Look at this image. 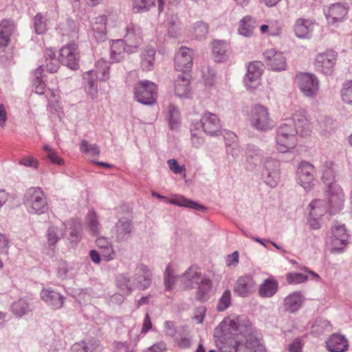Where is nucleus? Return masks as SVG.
Listing matches in <instances>:
<instances>
[{
    "label": "nucleus",
    "instance_id": "1",
    "mask_svg": "<svg viewBox=\"0 0 352 352\" xmlns=\"http://www.w3.org/2000/svg\"><path fill=\"white\" fill-rule=\"evenodd\" d=\"M214 338L221 352H265L251 322L242 316L226 318L214 329Z\"/></svg>",
    "mask_w": 352,
    "mask_h": 352
},
{
    "label": "nucleus",
    "instance_id": "2",
    "mask_svg": "<svg viewBox=\"0 0 352 352\" xmlns=\"http://www.w3.org/2000/svg\"><path fill=\"white\" fill-rule=\"evenodd\" d=\"M44 58L46 70L50 73L58 71L59 63L72 70L79 69L80 53L78 45L74 43H69L60 50L58 59L56 58V52L53 49H46Z\"/></svg>",
    "mask_w": 352,
    "mask_h": 352
},
{
    "label": "nucleus",
    "instance_id": "3",
    "mask_svg": "<svg viewBox=\"0 0 352 352\" xmlns=\"http://www.w3.org/2000/svg\"><path fill=\"white\" fill-rule=\"evenodd\" d=\"M96 70H89L83 74L86 82L85 89L91 98L98 94V80L106 81L109 79V65L104 60H98L96 64Z\"/></svg>",
    "mask_w": 352,
    "mask_h": 352
},
{
    "label": "nucleus",
    "instance_id": "4",
    "mask_svg": "<svg viewBox=\"0 0 352 352\" xmlns=\"http://www.w3.org/2000/svg\"><path fill=\"white\" fill-rule=\"evenodd\" d=\"M296 134L298 133L292 125V121L286 120L276 131L277 149L280 153H287L294 148L297 143Z\"/></svg>",
    "mask_w": 352,
    "mask_h": 352
},
{
    "label": "nucleus",
    "instance_id": "5",
    "mask_svg": "<svg viewBox=\"0 0 352 352\" xmlns=\"http://www.w3.org/2000/svg\"><path fill=\"white\" fill-rule=\"evenodd\" d=\"M23 204L30 214H42L48 210L47 198L40 188H30L27 190Z\"/></svg>",
    "mask_w": 352,
    "mask_h": 352
},
{
    "label": "nucleus",
    "instance_id": "6",
    "mask_svg": "<svg viewBox=\"0 0 352 352\" xmlns=\"http://www.w3.org/2000/svg\"><path fill=\"white\" fill-rule=\"evenodd\" d=\"M249 121L250 126L258 131H267L274 127L268 109L261 104H256L251 109Z\"/></svg>",
    "mask_w": 352,
    "mask_h": 352
},
{
    "label": "nucleus",
    "instance_id": "7",
    "mask_svg": "<svg viewBox=\"0 0 352 352\" xmlns=\"http://www.w3.org/2000/svg\"><path fill=\"white\" fill-rule=\"evenodd\" d=\"M296 82L301 93L307 98H315L319 91V80L313 74L300 73L296 76Z\"/></svg>",
    "mask_w": 352,
    "mask_h": 352
},
{
    "label": "nucleus",
    "instance_id": "8",
    "mask_svg": "<svg viewBox=\"0 0 352 352\" xmlns=\"http://www.w3.org/2000/svg\"><path fill=\"white\" fill-rule=\"evenodd\" d=\"M135 100L145 105H152L157 98L156 85L149 80L140 81L134 87Z\"/></svg>",
    "mask_w": 352,
    "mask_h": 352
},
{
    "label": "nucleus",
    "instance_id": "9",
    "mask_svg": "<svg viewBox=\"0 0 352 352\" xmlns=\"http://www.w3.org/2000/svg\"><path fill=\"white\" fill-rule=\"evenodd\" d=\"M316 170L311 164L307 162H302L298 168L296 175L298 184L307 192L313 189L315 186Z\"/></svg>",
    "mask_w": 352,
    "mask_h": 352
},
{
    "label": "nucleus",
    "instance_id": "10",
    "mask_svg": "<svg viewBox=\"0 0 352 352\" xmlns=\"http://www.w3.org/2000/svg\"><path fill=\"white\" fill-rule=\"evenodd\" d=\"M280 162L273 158H267L264 162L262 177L265 183L274 188L280 180Z\"/></svg>",
    "mask_w": 352,
    "mask_h": 352
},
{
    "label": "nucleus",
    "instance_id": "11",
    "mask_svg": "<svg viewBox=\"0 0 352 352\" xmlns=\"http://www.w3.org/2000/svg\"><path fill=\"white\" fill-rule=\"evenodd\" d=\"M263 56L264 61L269 69L281 72L287 69V60L283 52L271 48L263 52Z\"/></svg>",
    "mask_w": 352,
    "mask_h": 352
},
{
    "label": "nucleus",
    "instance_id": "12",
    "mask_svg": "<svg viewBox=\"0 0 352 352\" xmlns=\"http://www.w3.org/2000/svg\"><path fill=\"white\" fill-rule=\"evenodd\" d=\"M337 59V53L328 50L317 55L314 65L316 69L325 75H331Z\"/></svg>",
    "mask_w": 352,
    "mask_h": 352
},
{
    "label": "nucleus",
    "instance_id": "13",
    "mask_svg": "<svg viewBox=\"0 0 352 352\" xmlns=\"http://www.w3.org/2000/svg\"><path fill=\"white\" fill-rule=\"evenodd\" d=\"M328 201H327L330 214H336L340 212L344 202V195L340 186H332V188L327 190Z\"/></svg>",
    "mask_w": 352,
    "mask_h": 352
},
{
    "label": "nucleus",
    "instance_id": "14",
    "mask_svg": "<svg viewBox=\"0 0 352 352\" xmlns=\"http://www.w3.org/2000/svg\"><path fill=\"white\" fill-rule=\"evenodd\" d=\"M193 64V52L187 47H181L175 56V67L182 73H189Z\"/></svg>",
    "mask_w": 352,
    "mask_h": 352
},
{
    "label": "nucleus",
    "instance_id": "15",
    "mask_svg": "<svg viewBox=\"0 0 352 352\" xmlns=\"http://www.w3.org/2000/svg\"><path fill=\"white\" fill-rule=\"evenodd\" d=\"M137 289L144 290L151 285L153 274L151 269L145 264H138L133 274Z\"/></svg>",
    "mask_w": 352,
    "mask_h": 352
},
{
    "label": "nucleus",
    "instance_id": "16",
    "mask_svg": "<svg viewBox=\"0 0 352 352\" xmlns=\"http://www.w3.org/2000/svg\"><path fill=\"white\" fill-rule=\"evenodd\" d=\"M124 43L129 52H136L142 42V30L134 23L128 24L125 28Z\"/></svg>",
    "mask_w": 352,
    "mask_h": 352
},
{
    "label": "nucleus",
    "instance_id": "17",
    "mask_svg": "<svg viewBox=\"0 0 352 352\" xmlns=\"http://www.w3.org/2000/svg\"><path fill=\"white\" fill-rule=\"evenodd\" d=\"M256 285V281L252 275H243L238 278L233 290L240 297H248L255 292Z\"/></svg>",
    "mask_w": 352,
    "mask_h": 352
},
{
    "label": "nucleus",
    "instance_id": "18",
    "mask_svg": "<svg viewBox=\"0 0 352 352\" xmlns=\"http://www.w3.org/2000/svg\"><path fill=\"white\" fill-rule=\"evenodd\" d=\"M287 120L292 121V125L296 129L299 135L307 136L310 135L311 126L305 109H299L296 110L292 118L287 119Z\"/></svg>",
    "mask_w": 352,
    "mask_h": 352
},
{
    "label": "nucleus",
    "instance_id": "19",
    "mask_svg": "<svg viewBox=\"0 0 352 352\" xmlns=\"http://www.w3.org/2000/svg\"><path fill=\"white\" fill-rule=\"evenodd\" d=\"M151 194L153 197H155L161 200L166 201L175 206L186 207L198 211H204L206 210V207L203 205H201L191 199H187L182 195H175L171 199H168L166 197L163 196L155 191H153Z\"/></svg>",
    "mask_w": 352,
    "mask_h": 352
},
{
    "label": "nucleus",
    "instance_id": "20",
    "mask_svg": "<svg viewBox=\"0 0 352 352\" xmlns=\"http://www.w3.org/2000/svg\"><path fill=\"white\" fill-rule=\"evenodd\" d=\"M331 245L336 250H342L348 243L349 234L345 226L336 222L331 228Z\"/></svg>",
    "mask_w": 352,
    "mask_h": 352
},
{
    "label": "nucleus",
    "instance_id": "21",
    "mask_svg": "<svg viewBox=\"0 0 352 352\" xmlns=\"http://www.w3.org/2000/svg\"><path fill=\"white\" fill-rule=\"evenodd\" d=\"M174 91L179 98H189L192 96L190 75L189 73L179 74L174 82Z\"/></svg>",
    "mask_w": 352,
    "mask_h": 352
},
{
    "label": "nucleus",
    "instance_id": "22",
    "mask_svg": "<svg viewBox=\"0 0 352 352\" xmlns=\"http://www.w3.org/2000/svg\"><path fill=\"white\" fill-rule=\"evenodd\" d=\"M348 12V8L340 3H333L329 7L324 8V13L330 24H335L338 22L342 21Z\"/></svg>",
    "mask_w": 352,
    "mask_h": 352
},
{
    "label": "nucleus",
    "instance_id": "23",
    "mask_svg": "<svg viewBox=\"0 0 352 352\" xmlns=\"http://www.w3.org/2000/svg\"><path fill=\"white\" fill-rule=\"evenodd\" d=\"M201 122L204 131L210 135H217L221 129L220 120L216 114L205 112Z\"/></svg>",
    "mask_w": 352,
    "mask_h": 352
},
{
    "label": "nucleus",
    "instance_id": "24",
    "mask_svg": "<svg viewBox=\"0 0 352 352\" xmlns=\"http://www.w3.org/2000/svg\"><path fill=\"white\" fill-rule=\"evenodd\" d=\"M133 230V226L129 219L124 217L120 219L115 226L117 241H126L132 235Z\"/></svg>",
    "mask_w": 352,
    "mask_h": 352
},
{
    "label": "nucleus",
    "instance_id": "25",
    "mask_svg": "<svg viewBox=\"0 0 352 352\" xmlns=\"http://www.w3.org/2000/svg\"><path fill=\"white\" fill-rule=\"evenodd\" d=\"M327 349L329 352H346L349 349L346 338L341 334H332L326 342Z\"/></svg>",
    "mask_w": 352,
    "mask_h": 352
},
{
    "label": "nucleus",
    "instance_id": "26",
    "mask_svg": "<svg viewBox=\"0 0 352 352\" xmlns=\"http://www.w3.org/2000/svg\"><path fill=\"white\" fill-rule=\"evenodd\" d=\"M41 297L47 305L54 309L61 308L64 303L65 298L51 288L43 289L41 292Z\"/></svg>",
    "mask_w": 352,
    "mask_h": 352
},
{
    "label": "nucleus",
    "instance_id": "27",
    "mask_svg": "<svg viewBox=\"0 0 352 352\" xmlns=\"http://www.w3.org/2000/svg\"><path fill=\"white\" fill-rule=\"evenodd\" d=\"M247 168L252 170L263 156V152L256 146L248 144L243 151Z\"/></svg>",
    "mask_w": 352,
    "mask_h": 352
},
{
    "label": "nucleus",
    "instance_id": "28",
    "mask_svg": "<svg viewBox=\"0 0 352 352\" xmlns=\"http://www.w3.org/2000/svg\"><path fill=\"white\" fill-rule=\"evenodd\" d=\"M314 23L312 20L298 19L294 26L296 36L300 38H309L314 31Z\"/></svg>",
    "mask_w": 352,
    "mask_h": 352
},
{
    "label": "nucleus",
    "instance_id": "29",
    "mask_svg": "<svg viewBox=\"0 0 352 352\" xmlns=\"http://www.w3.org/2000/svg\"><path fill=\"white\" fill-rule=\"evenodd\" d=\"M116 281L117 287L123 293L124 295L128 296L133 291L137 289L133 275L130 276L128 273L118 274Z\"/></svg>",
    "mask_w": 352,
    "mask_h": 352
},
{
    "label": "nucleus",
    "instance_id": "30",
    "mask_svg": "<svg viewBox=\"0 0 352 352\" xmlns=\"http://www.w3.org/2000/svg\"><path fill=\"white\" fill-rule=\"evenodd\" d=\"M202 277L200 270L195 266L190 267L181 276L183 285L187 288H192L199 283Z\"/></svg>",
    "mask_w": 352,
    "mask_h": 352
},
{
    "label": "nucleus",
    "instance_id": "31",
    "mask_svg": "<svg viewBox=\"0 0 352 352\" xmlns=\"http://www.w3.org/2000/svg\"><path fill=\"white\" fill-rule=\"evenodd\" d=\"M322 180L328 188H332V186H339L336 183V171L333 168V163L326 160L321 166Z\"/></svg>",
    "mask_w": 352,
    "mask_h": 352
},
{
    "label": "nucleus",
    "instance_id": "32",
    "mask_svg": "<svg viewBox=\"0 0 352 352\" xmlns=\"http://www.w3.org/2000/svg\"><path fill=\"white\" fill-rule=\"evenodd\" d=\"M128 47L122 39L113 41L111 44L110 58L114 63H118L124 59Z\"/></svg>",
    "mask_w": 352,
    "mask_h": 352
},
{
    "label": "nucleus",
    "instance_id": "33",
    "mask_svg": "<svg viewBox=\"0 0 352 352\" xmlns=\"http://www.w3.org/2000/svg\"><path fill=\"white\" fill-rule=\"evenodd\" d=\"M304 297L301 292H295L285 297L284 307L285 310L294 313L302 307Z\"/></svg>",
    "mask_w": 352,
    "mask_h": 352
},
{
    "label": "nucleus",
    "instance_id": "34",
    "mask_svg": "<svg viewBox=\"0 0 352 352\" xmlns=\"http://www.w3.org/2000/svg\"><path fill=\"white\" fill-rule=\"evenodd\" d=\"M230 47L227 42L224 41H214L212 43V52L217 62H223L229 56Z\"/></svg>",
    "mask_w": 352,
    "mask_h": 352
},
{
    "label": "nucleus",
    "instance_id": "35",
    "mask_svg": "<svg viewBox=\"0 0 352 352\" xmlns=\"http://www.w3.org/2000/svg\"><path fill=\"white\" fill-rule=\"evenodd\" d=\"M278 287V282L273 278L265 279L259 286L258 294L262 298L272 297L277 292Z\"/></svg>",
    "mask_w": 352,
    "mask_h": 352
},
{
    "label": "nucleus",
    "instance_id": "36",
    "mask_svg": "<svg viewBox=\"0 0 352 352\" xmlns=\"http://www.w3.org/2000/svg\"><path fill=\"white\" fill-rule=\"evenodd\" d=\"M14 30L12 21L4 19L0 23V47L6 46Z\"/></svg>",
    "mask_w": 352,
    "mask_h": 352
},
{
    "label": "nucleus",
    "instance_id": "37",
    "mask_svg": "<svg viewBox=\"0 0 352 352\" xmlns=\"http://www.w3.org/2000/svg\"><path fill=\"white\" fill-rule=\"evenodd\" d=\"M85 226L91 235L96 236L100 234L101 226L98 221V217L94 211L90 210L87 213L85 219Z\"/></svg>",
    "mask_w": 352,
    "mask_h": 352
},
{
    "label": "nucleus",
    "instance_id": "38",
    "mask_svg": "<svg viewBox=\"0 0 352 352\" xmlns=\"http://www.w3.org/2000/svg\"><path fill=\"white\" fill-rule=\"evenodd\" d=\"M309 215L322 217L329 213L327 203L324 199H314L309 205Z\"/></svg>",
    "mask_w": 352,
    "mask_h": 352
},
{
    "label": "nucleus",
    "instance_id": "39",
    "mask_svg": "<svg viewBox=\"0 0 352 352\" xmlns=\"http://www.w3.org/2000/svg\"><path fill=\"white\" fill-rule=\"evenodd\" d=\"M32 310V306L25 299H19L12 303L11 311L17 318L28 314Z\"/></svg>",
    "mask_w": 352,
    "mask_h": 352
},
{
    "label": "nucleus",
    "instance_id": "40",
    "mask_svg": "<svg viewBox=\"0 0 352 352\" xmlns=\"http://www.w3.org/2000/svg\"><path fill=\"white\" fill-rule=\"evenodd\" d=\"M254 20L250 16H245L239 22V33L245 37H250L253 34Z\"/></svg>",
    "mask_w": 352,
    "mask_h": 352
},
{
    "label": "nucleus",
    "instance_id": "41",
    "mask_svg": "<svg viewBox=\"0 0 352 352\" xmlns=\"http://www.w3.org/2000/svg\"><path fill=\"white\" fill-rule=\"evenodd\" d=\"M166 116L168 120L169 126L171 129H175L178 127L180 120V113L178 108L170 104L166 110Z\"/></svg>",
    "mask_w": 352,
    "mask_h": 352
},
{
    "label": "nucleus",
    "instance_id": "42",
    "mask_svg": "<svg viewBox=\"0 0 352 352\" xmlns=\"http://www.w3.org/2000/svg\"><path fill=\"white\" fill-rule=\"evenodd\" d=\"M197 285L198 286L196 294L197 299L201 301L206 300L207 295L212 286L211 280L202 276L199 280V283Z\"/></svg>",
    "mask_w": 352,
    "mask_h": 352
},
{
    "label": "nucleus",
    "instance_id": "43",
    "mask_svg": "<svg viewBox=\"0 0 352 352\" xmlns=\"http://www.w3.org/2000/svg\"><path fill=\"white\" fill-rule=\"evenodd\" d=\"M64 234L63 228H60L56 226L49 227L46 234L47 245L49 247L55 246L63 238Z\"/></svg>",
    "mask_w": 352,
    "mask_h": 352
},
{
    "label": "nucleus",
    "instance_id": "44",
    "mask_svg": "<svg viewBox=\"0 0 352 352\" xmlns=\"http://www.w3.org/2000/svg\"><path fill=\"white\" fill-rule=\"evenodd\" d=\"M332 327L329 320L320 318H317L311 326V333L319 336L325 331H331Z\"/></svg>",
    "mask_w": 352,
    "mask_h": 352
},
{
    "label": "nucleus",
    "instance_id": "45",
    "mask_svg": "<svg viewBox=\"0 0 352 352\" xmlns=\"http://www.w3.org/2000/svg\"><path fill=\"white\" fill-rule=\"evenodd\" d=\"M155 50L153 47H147L142 54L141 65L144 70L149 71L153 68Z\"/></svg>",
    "mask_w": 352,
    "mask_h": 352
},
{
    "label": "nucleus",
    "instance_id": "46",
    "mask_svg": "<svg viewBox=\"0 0 352 352\" xmlns=\"http://www.w3.org/2000/svg\"><path fill=\"white\" fill-rule=\"evenodd\" d=\"M98 344L95 340H82L72 346V352H93Z\"/></svg>",
    "mask_w": 352,
    "mask_h": 352
},
{
    "label": "nucleus",
    "instance_id": "47",
    "mask_svg": "<svg viewBox=\"0 0 352 352\" xmlns=\"http://www.w3.org/2000/svg\"><path fill=\"white\" fill-rule=\"evenodd\" d=\"M168 33L170 37L177 38L181 34L180 23L175 15L168 16L167 20Z\"/></svg>",
    "mask_w": 352,
    "mask_h": 352
},
{
    "label": "nucleus",
    "instance_id": "48",
    "mask_svg": "<svg viewBox=\"0 0 352 352\" xmlns=\"http://www.w3.org/2000/svg\"><path fill=\"white\" fill-rule=\"evenodd\" d=\"M46 69L45 64L40 65L35 71V79L33 81L35 92L38 94H43L45 88V85L41 76V73Z\"/></svg>",
    "mask_w": 352,
    "mask_h": 352
},
{
    "label": "nucleus",
    "instance_id": "49",
    "mask_svg": "<svg viewBox=\"0 0 352 352\" xmlns=\"http://www.w3.org/2000/svg\"><path fill=\"white\" fill-rule=\"evenodd\" d=\"M43 150L45 153V157L48 159L52 163L61 166L64 164V160L59 157L57 151L48 144L43 146Z\"/></svg>",
    "mask_w": 352,
    "mask_h": 352
},
{
    "label": "nucleus",
    "instance_id": "50",
    "mask_svg": "<svg viewBox=\"0 0 352 352\" xmlns=\"http://www.w3.org/2000/svg\"><path fill=\"white\" fill-rule=\"evenodd\" d=\"M173 340L181 349H188L191 346V338L184 327H182V331H179V334Z\"/></svg>",
    "mask_w": 352,
    "mask_h": 352
},
{
    "label": "nucleus",
    "instance_id": "51",
    "mask_svg": "<svg viewBox=\"0 0 352 352\" xmlns=\"http://www.w3.org/2000/svg\"><path fill=\"white\" fill-rule=\"evenodd\" d=\"M155 4V0H133L132 8L134 12H144Z\"/></svg>",
    "mask_w": 352,
    "mask_h": 352
},
{
    "label": "nucleus",
    "instance_id": "52",
    "mask_svg": "<svg viewBox=\"0 0 352 352\" xmlns=\"http://www.w3.org/2000/svg\"><path fill=\"white\" fill-rule=\"evenodd\" d=\"M94 36L98 42L105 41L107 38L106 25L102 19H100V22L96 23L93 26Z\"/></svg>",
    "mask_w": 352,
    "mask_h": 352
},
{
    "label": "nucleus",
    "instance_id": "53",
    "mask_svg": "<svg viewBox=\"0 0 352 352\" xmlns=\"http://www.w3.org/2000/svg\"><path fill=\"white\" fill-rule=\"evenodd\" d=\"M231 300L232 295L230 290H225L217 302V309L219 311L226 310L230 306Z\"/></svg>",
    "mask_w": 352,
    "mask_h": 352
},
{
    "label": "nucleus",
    "instance_id": "54",
    "mask_svg": "<svg viewBox=\"0 0 352 352\" xmlns=\"http://www.w3.org/2000/svg\"><path fill=\"white\" fill-rule=\"evenodd\" d=\"M176 281V277L173 275V270L171 268L170 264L166 266L164 272V285L167 291H170L173 289Z\"/></svg>",
    "mask_w": 352,
    "mask_h": 352
},
{
    "label": "nucleus",
    "instance_id": "55",
    "mask_svg": "<svg viewBox=\"0 0 352 352\" xmlns=\"http://www.w3.org/2000/svg\"><path fill=\"white\" fill-rule=\"evenodd\" d=\"M34 27L38 34H43L47 30L46 19L41 13H38L34 16Z\"/></svg>",
    "mask_w": 352,
    "mask_h": 352
},
{
    "label": "nucleus",
    "instance_id": "56",
    "mask_svg": "<svg viewBox=\"0 0 352 352\" xmlns=\"http://www.w3.org/2000/svg\"><path fill=\"white\" fill-rule=\"evenodd\" d=\"M341 97L344 102L352 104V80L346 81L343 84Z\"/></svg>",
    "mask_w": 352,
    "mask_h": 352
},
{
    "label": "nucleus",
    "instance_id": "57",
    "mask_svg": "<svg viewBox=\"0 0 352 352\" xmlns=\"http://www.w3.org/2000/svg\"><path fill=\"white\" fill-rule=\"evenodd\" d=\"M80 151L92 156H97L100 154L99 147L96 144H89L87 140H82L80 142Z\"/></svg>",
    "mask_w": 352,
    "mask_h": 352
},
{
    "label": "nucleus",
    "instance_id": "58",
    "mask_svg": "<svg viewBox=\"0 0 352 352\" xmlns=\"http://www.w3.org/2000/svg\"><path fill=\"white\" fill-rule=\"evenodd\" d=\"M191 142L192 146L195 148L201 147L204 143V138L203 137V133L196 129V125L193 126V128L191 129Z\"/></svg>",
    "mask_w": 352,
    "mask_h": 352
},
{
    "label": "nucleus",
    "instance_id": "59",
    "mask_svg": "<svg viewBox=\"0 0 352 352\" xmlns=\"http://www.w3.org/2000/svg\"><path fill=\"white\" fill-rule=\"evenodd\" d=\"M308 276L301 273L290 272L286 275V280L290 285L300 284L306 282Z\"/></svg>",
    "mask_w": 352,
    "mask_h": 352
},
{
    "label": "nucleus",
    "instance_id": "60",
    "mask_svg": "<svg viewBox=\"0 0 352 352\" xmlns=\"http://www.w3.org/2000/svg\"><path fill=\"white\" fill-rule=\"evenodd\" d=\"M70 228L72 230L70 232L69 239L72 243H77L80 239V234L81 231L80 224L74 220L68 222Z\"/></svg>",
    "mask_w": 352,
    "mask_h": 352
},
{
    "label": "nucleus",
    "instance_id": "61",
    "mask_svg": "<svg viewBox=\"0 0 352 352\" xmlns=\"http://www.w3.org/2000/svg\"><path fill=\"white\" fill-rule=\"evenodd\" d=\"M47 109L51 113L56 115L59 118H61L64 115L63 108L58 100L49 99Z\"/></svg>",
    "mask_w": 352,
    "mask_h": 352
},
{
    "label": "nucleus",
    "instance_id": "62",
    "mask_svg": "<svg viewBox=\"0 0 352 352\" xmlns=\"http://www.w3.org/2000/svg\"><path fill=\"white\" fill-rule=\"evenodd\" d=\"M223 135L227 147L232 148L233 150L237 148V136L234 133L225 131Z\"/></svg>",
    "mask_w": 352,
    "mask_h": 352
},
{
    "label": "nucleus",
    "instance_id": "63",
    "mask_svg": "<svg viewBox=\"0 0 352 352\" xmlns=\"http://www.w3.org/2000/svg\"><path fill=\"white\" fill-rule=\"evenodd\" d=\"M194 34L197 38L201 39L204 37L208 32V26L206 23L199 21L194 25Z\"/></svg>",
    "mask_w": 352,
    "mask_h": 352
},
{
    "label": "nucleus",
    "instance_id": "64",
    "mask_svg": "<svg viewBox=\"0 0 352 352\" xmlns=\"http://www.w3.org/2000/svg\"><path fill=\"white\" fill-rule=\"evenodd\" d=\"M70 270L71 267L66 261H60L56 268L57 276L61 280L67 278Z\"/></svg>",
    "mask_w": 352,
    "mask_h": 352
}]
</instances>
